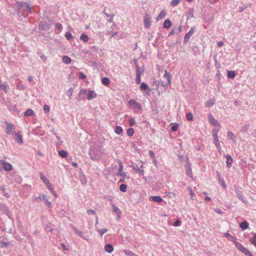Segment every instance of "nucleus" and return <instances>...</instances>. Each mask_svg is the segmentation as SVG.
<instances>
[{
  "label": "nucleus",
  "instance_id": "obj_1",
  "mask_svg": "<svg viewBox=\"0 0 256 256\" xmlns=\"http://www.w3.org/2000/svg\"><path fill=\"white\" fill-rule=\"evenodd\" d=\"M238 250L244 253L246 256H254L248 249L244 248L240 243L236 240L234 242Z\"/></svg>",
  "mask_w": 256,
  "mask_h": 256
},
{
  "label": "nucleus",
  "instance_id": "obj_2",
  "mask_svg": "<svg viewBox=\"0 0 256 256\" xmlns=\"http://www.w3.org/2000/svg\"><path fill=\"white\" fill-rule=\"evenodd\" d=\"M2 168L6 171L10 172L12 169V166L4 160H0V170H2Z\"/></svg>",
  "mask_w": 256,
  "mask_h": 256
},
{
  "label": "nucleus",
  "instance_id": "obj_3",
  "mask_svg": "<svg viewBox=\"0 0 256 256\" xmlns=\"http://www.w3.org/2000/svg\"><path fill=\"white\" fill-rule=\"evenodd\" d=\"M128 105L130 106H133L134 108L137 110L142 109V106L138 102H136L133 99H130L128 101Z\"/></svg>",
  "mask_w": 256,
  "mask_h": 256
},
{
  "label": "nucleus",
  "instance_id": "obj_4",
  "mask_svg": "<svg viewBox=\"0 0 256 256\" xmlns=\"http://www.w3.org/2000/svg\"><path fill=\"white\" fill-rule=\"evenodd\" d=\"M151 16L149 14H146L144 19V25L146 28H148L150 25Z\"/></svg>",
  "mask_w": 256,
  "mask_h": 256
},
{
  "label": "nucleus",
  "instance_id": "obj_5",
  "mask_svg": "<svg viewBox=\"0 0 256 256\" xmlns=\"http://www.w3.org/2000/svg\"><path fill=\"white\" fill-rule=\"evenodd\" d=\"M4 123L6 124V133L8 134H12V133H13V132H12V130L14 128V126L13 124H12L9 123L7 122H4Z\"/></svg>",
  "mask_w": 256,
  "mask_h": 256
},
{
  "label": "nucleus",
  "instance_id": "obj_6",
  "mask_svg": "<svg viewBox=\"0 0 256 256\" xmlns=\"http://www.w3.org/2000/svg\"><path fill=\"white\" fill-rule=\"evenodd\" d=\"M40 178L47 188L52 185L49 180L45 176L42 172L40 174Z\"/></svg>",
  "mask_w": 256,
  "mask_h": 256
},
{
  "label": "nucleus",
  "instance_id": "obj_7",
  "mask_svg": "<svg viewBox=\"0 0 256 256\" xmlns=\"http://www.w3.org/2000/svg\"><path fill=\"white\" fill-rule=\"evenodd\" d=\"M12 134H14L15 136L16 139L17 140L18 142L20 144H21L22 143V142H23L22 138V136L20 131H18V132H13Z\"/></svg>",
  "mask_w": 256,
  "mask_h": 256
},
{
  "label": "nucleus",
  "instance_id": "obj_8",
  "mask_svg": "<svg viewBox=\"0 0 256 256\" xmlns=\"http://www.w3.org/2000/svg\"><path fill=\"white\" fill-rule=\"evenodd\" d=\"M118 162L119 164V169H118V175L122 176H126V174L122 172V170H123L122 163L120 160H118Z\"/></svg>",
  "mask_w": 256,
  "mask_h": 256
},
{
  "label": "nucleus",
  "instance_id": "obj_9",
  "mask_svg": "<svg viewBox=\"0 0 256 256\" xmlns=\"http://www.w3.org/2000/svg\"><path fill=\"white\" fill-rule=\"evenodd\" d=\"M166 16V10H162L160 14L156 16V20L158 22L162 19L164 18Z\"/></svg>",
  "mask_w": 256,
  "mask_h": 256
},
{
  "label": "nucleus",
  "instance_id": "obj_10",
  "mask_svg": "<svg viewBox=\"0 0 256 256\" xmlns=\"http://www.w3.org/2000/svg\"><path fill=\"white\" fill-rule=\"evenodd\" d=\"M20 6L23 8L24 10H27L30 12L31 11V7L26 2H20Z\"/></svg>",
  "mask_w": 256,
  "mask_h": 256
},
{
  "label": "nucleus",
  "instance_id": "obj_11",
  "mask_svg": "<svg viewBox=\"0 0 256 256\" xmlns=\"http://www.w3.org/2000/svg\"><path fill=\"white\" fill-rule=\"evenodd\" d=\"M136 81L137 84H140V70L139 66H138L136 70Z\"/></svg>",
  "mask_w": 256,
  "mask_h": 256
},
{
  "label": "nucleus",
  "instance_id": "obj_12",
  "mask_svg": "<svg viewBox=\"0 0 256 256\" xmlns=\"http://www.w3.org/2000/svg\"><path fill=\"white\" fill-rule=\"evenodd\" d=\"M216 100L214 98H212L208 100L205 103V106L206 107H210L215 104Z\"/></svg>",
  "mask_w": 256,
  "mask_h": 256
},
{
  "label": "nucleus",
  "instance_id": "obj_13",
  "mask_svg": "<svg viewBox=\"0 0 256 256\" xmlns=\"http://www.w3.org/2000/svg\"><path fill=\"white\" fill-rule=\"evenodd\" d=\"M226 166L228 168H230L232 166V164L233 160L230 156L226 155Z\"/></svg>",
  "mask_w": 256,
  "mask_h": 256
},
{
  "label": "nucleus",
  "instance_id": "obj_14",
  "mask_svg": "<svg viewBox=\"0 0 256 256\" xmlns=\"http://www.w3.org/2000/svg\"><path fill=\"white\" fill-rule=\"evenodd\" d=\"M104 250L108 253H111L114 250V248L112 244H106L104 246Z\"/></svg>",
  "mask_w": 256,
  "mask_h": 256
},
{
  "label": "nucleus",
  "instance_id": "obj_15",
  "mask_svg": "<svg viewBox=\"0 0 256 256\" xmlns=\"http://www.w3.org/2000/svg\"><path fill=\"white\" fill-rule=\"evenodd\" d=\"M208 120L214 126H216L218 124V121L213 117L211 114L208 115Z\"/></svg>",
  "mask_w": 256,
  "mask_h": 256
},
{
  "label": "nucleus",
  "instance_id": "obj_16",
  "mask_svg": "<svg viewBox=\"0 0 256 256\" xmlns=\"http://www.w3.org/2000/svg\"><path fill=\"white\" fill-rule=\"evenodd\" d=\"M164 77L165 78L168 80V84H170L171 83V76L168 72L167 70H166L164 71Z\"/></svg>",
  "mask_w": 256,
  "mask_h": 256
},
{
  "label": "nucleus",
  "instance_id": "obj_17",
  "mask_svg": "<svg viewBox=\"0 0 256 256\" xmlns=\"http://www.w3.org/2000/svg\"><path fill=\"white\" fill-rule=\"evenodd\" d=\"M240 226L244 230L248 228V224L246 221L245 220L240 224Z\"/></svg>",
  "mask_w": 256,
  "mask_h": 256
},
{
  "label": "nucleus",
  "instance_id": "obj_18",
  "mask_svg": "<svg viewBox=\"0 0 256 256\" xmlns=\"http://www.w3.org/2000/svg\"><path fill=\"white\" fill-rule=\"evenodd\" d=\"M96 94L94 90H90L88 93V100H91L96 96Z\"/></svg>",
  "mask_w": 256,
  "mask_h": 256
},
{
  "label": "nucleus",
  "instance_id": "obj_19",
  "mask_svg": "<svg viewBox=\"0 0 256 256\" xmlns=\"http://www.w3.org/2000/svg\"><path fill=\"white\" fill-rule=\"evenodd\" d=\"M194 34V30L192 29L186 34L184 38V42H187L190 38V37Z\"/></svg>",
  "mask_w": 256,
  "mask_h": 256
},
{
  "label": "nucleus",
  "instance_id": "obj_20",
  "mask_svg": "<svg viewBox=\"0 0 256 256\" xmlns=\"http://www.w3.org/2000/svg\"><path fill=\"white\" fill-rule=\"evenodd\" d=\"M172 26L171 22L168 20L167 19L164 20L163 26L166 28H170Z\"/></svg>",
  "mask_w": 256,
  "mask_h": 256
},
{
  "label": "nucleus",
  "instance_id": "obj_21",
  "mask_svg": "<svg viewBox=\"0 0 256 256\" xmlns=\"http://www.w3.org/2000/svg\"><path fill=\"white\" fill-rule=\"evenodd\" d=\"M152 200L154 202H161L162 201V198L160 196H154L152 197Z\"/></svg>",
  "mask_w": 256,
  "mask_h": 256
},
{
  "label": "nucleus",
  "instance_id": "obj_22",
  "mask_svg": "<svg viewBox=\"0 0 256 256\" xmlns=\"http://www.w3.org/2000/svg\"><path fill=\"white\" fill-rule=\"evenodd\" d=\"M112 208H113L114 212H115L117 214L118 218H119L120 215L121 213V211L115 204H114L112 206Z\"/></svg>",
  "mask_w": 256,
  "mask_h": 256
},
{
  "label": "nucleus",
  "instance_id": "obj_23",
  "mask_svg": "<svg viewBox=\"0 0 256 256\" xmlns=\"http://www.w3.org/2000/svg\"><path fill=\"white\" fill-rule=\"evenodd\" d=\"M58 154L60 156H61L63 158H66L68 156V154L67 152L64 150H60L58 152Z\"/></svg>",
  "mask_w": 256,
  "mask_h": 256
},
{
  "label": "nucleus",
  "instance_id": "obj_24",
  "mask_svg": "<svg viewBox=\"0 0 256 256\" xmlns=\"http://www.w3.org/2000/svg\"><path fill=\"white\" fill-rule=\"evenodd\" d=\"M225 236L228 238L231 241L234 242L236 240V238L232 236L230 234L226 232L225 234Z\"/></svg>",
  "mask_w": 256,
  "mask_h": 256
},
{
  "label": "nucleus",
  "instance_id": "obj_25",
  "mask_svg": "<svg viewBox=\"0 0 256 256\" xmlns=\"http://www.w3.org/2000/svg\"><path fill=\"white\" fill-rule=\"evenodd\" d=\"M114 132L118 134H120L123 132L122 128L120 126H116L114 130Z\"/></svg>",
  "mask_w": 256,
  "mask_h": 256
},
{
  "label": "nucleus",
  "instance_id": "obj_26",
  "mask_svg": "<svg viewBox=\"0 0 256 256\" xmlns=\"http://www.w3.org/2000/svg\"><path fill=\"white\" fill-rule=\"evenodd\" d=\"M228 138L229 139L232 140L234 142H236V139H235L234 135V134L232 132H228Z\"/></svg>",
  "mask_w": 256,
  "mask_h": 256
},
{
  "label": "nucleus",
  "instance_id": "obj_27",
  "mask_svg": "<svg viewBox=\"0 0 256 256\" xmlns=\"http://www.w3.org/2000/svg\"><path fill=\"white\" fill-rule=\"evenodd\" d=\"M80 39L84 42H88L89 38L87 35L83 34L80 36Z\"/></svg>",
  "mask_w": 256,
  "mask_h": 256
},
{
  "label": "nucleus",
  "instance_id": "obj_28",
  "mask_svg": "<svg viewBox=\"0 0 256 256\" xmlns=\"http://www.w3.org/2000/svg\"><path fill=\"white\" fill-rule=\"evenodd\" d=\"M62 61L64 64H68L70 63L72 60L68 56H64L62 58Z\"/></svg>",
  "mask_w": 256,
  "mask_h": 256
},
{
  "label": "nucleus",
  "instance_id": "obj_29",
  "mask_svg": "<svg viewBox=\"0 0 256 256\" xmlns=\"http://www.w3.org/2000/svg\"><path fill=\"white\" fill-rule=\"evenodd\" d=\"M102 84L104 86H108L110 82V80L108 78H104L102 81Z\"/></svg>",
  "mask_w": 256,
  "mask_h": 256
},
{
  "label": "nucleus",
  "instance_id": "obj_30",
  "mask_svg": "<svg viewBox=\"0 0 256 256\" xmlns=\"http://www.w3.org/2000/svg\"><path fill=\"white\" fill-rule=\"evenodd\" d=\"M42 198H43V200H44L45 202V204H46V206L48 207V208H50V206H51V202L48 201L46 198V195L45 194H44L42 195Z\"/></svg>",
  "mask_w": 256,
  "mask_h": 256
},
{
  "label": "nucleus",
  "instance_id": "obj_31",
  "mask_svg": "<svg viewBox=\"0 0 256 256\" xmlns=\"http://www.w3.org/2000/svg\"><path fill=\"white\" fill-rule=\"evenodd\" d=\"M134 134V128H128V129H127L126 130V134L128 136H132Z\"/></svg>",
  "mask_w": 256,
  "mask_h": 256
},
{
  "label": "nucleus",
  "instance_id": "obj_32",
  "mask_svg": "<svg viewBox=\"0 0 256 256\" xmlns=\"http://www.w3.org/2000/svg\"><path fill=\"white\" fill-rule=\"evenodd\" d=\"M214 144L217 147L218 149L219 150L220 149V146L218 138H214Z\"/></svg>",
  "mask_w": 256,
  "mask_h": 256
},
{
  "label": "nucleus",
  "instance_id": "obj_33",
  "mask_svg": "<svg viewBox=\"0 0 256 256\" xmlns=\"http://www.w3.org/2000/svg\"><path fill=\"white\" fill-rule=\"evenodd\" d=\"M180 2V0H173L170 2L172 6H177Z\"/></svg>",
  "mask_w": 256,
  "mask_h": 256
},
{
  "label": "nucleus",
  "instance_id": "obj_34",
  "mask_svg": "<svg viewBox=\"0 0 256 256\" xmlns=\"http://www.w3.org/2000/svg\"><path fill=\"white\" fill-rule=\"evenodd\" d=\"M100 236H102L104 234L108 232V230L106 228H102V230H97Z\"/></svg>",
  "mask_w": 256,
  "mask_h": 256
},
{
  "label": "nucleus",
  "instance_id": "obj_35",
  "mask_svg": "<svg viewBox=\"0 0 256 256\" xmlns=\"http://www.w3.org/2000/svg\"><path fill=\"white\" fill-rule=\"evenodd\" d=\"M73 229L76 234L83 238L82 232L80 230H78L76 227L74 226Z\"/></svg>",
  "mask_w": 256,
  "mask_h": 256
},
{
  "label": "nucleus",
  "instance_id": "obj_36",
  "mask_svg": "<svg viewBox=\"0 0 256 256\" xmlns=\"http://www.w3.org/2000/svg\"><path fill=\"white\" fill-rule=\"evenodd\" d=\"M50 192H51L52 193V194L56 197V198H58V195L56 193L55 191L54 190V189L52 186H50V187H48V188Z\"/></svg>",
  "mask_w": 256,
  "mask_h": 256
},
{
  "label": "nucleus",
  "instance_id": "obj_37",
  "mask_svg": "<svg viewBox=\"0 0 256 256\" xmlns=\"http://www.w3.org/2000/svg\"><path fill=\"white\" fill-rule=\"evenodd\" d=\"M127 186L125 184H122L120 186V190L122 192H125L126 190Z\"/></svg>",
  "mask_w": 256,
  "mask_h": 256
},
{
  "label": "nucleus",
  "instance_id": "obj_38",
  "mask_svg": "<svg viewBox=\"0 0 256 256\" xmlns=\"http://www.w3.org/2000/svg\"><path fill=\"white\" fill-rule=\"evenodd\" d=\"M250 242L252 244L256 246V234H254V236L250 239Z\"/></svg>",
  "mask_w": 256,
  "mask_h": 256
},
{
  "label": "nucleus",
  "instance_id": "obj_39",
  "mask_svg": "<svg viewBox=\"0 0 256 256\" xmlns=\"http://www.w3.org/2000/svg\"><path fill=\"white\" fill-rule=\"evenodd\" d=\"M236 74L234 71H228V76L230 78H234Z\"/></svg>",
  "mask_w": 256,
  "mask_h": 256
},
{
  "label": "nucleus",
  "instance_id": "obj_40",
  "mask_svg": "<svg viewBox=\"0 0 256 256\" xmlns=\"http://www.w3.org/2000/svg\"><path fill=\"white\" fill-rule=\"evenodd\" d=\"M148 88V86L144 84V82H142L140 86V89L142 90H147Z\"/></svg>",
  "mask_w": 256,
  "mask_h": 256
},
{
  "label": "nucleus",
  "instance_id": "obj_41",
  "mask_svg": "<svg viewBox=\"0 0 256 256\" xmlns=\"http://www.w3.org/2000/svg\"><path fill=\"white\" fill-rule=\"evenodd\" d=\"M65 36L66 38V39L68 40H70L72 38V34L70 32H66L65 34Z\"/></svg>",
  "mask_w": 256,
  "mask_h": 256
},
{
  "label": "nucleus",
  "instance_id": "obj_42",
  "mask_svg": "<svg viewBox=\"0 0 256 256\" xmlns=\"http://www.w3.org/2000/svg\"><path fill=\"white\" fill-rule=\"evenodd\" d=\"M34 113V112L30 110V109H29V110H28L24 113V115L26 116H32V115Z\"/></svg>",
  "mask_w": 256,
  "mask_h": 256
},
{
  "label": "nucleus",
  "instance_id": "obj_43",
  "mask_svg": "<svg viewBox=\"0 0 256 256\" xmlns=\"http://www.w3.org/2000/svg\"><path fill=\"white\" fill-rule=\"evenodd\" d=\"M186 118L188 120H192L194 119L192 114L191 112H189L186 114Z\"/></svg>",
  "mask_w": 256,
  "mask_h": 256
},
{
  "label": "nucleus",
  "instance_id": "obj_44",
  "mask_svg": "<svg viewBox=\"0 0 256 256\" xmlns=\"http://www.w3.org/2000/svg\"><path fill=\"white\" fill-rule=\"evenodd\" d=\"M78 76H79V78L82 80L86 78V75L82 72H79Z\"/></svg>",
  "mask_w": 256,
  "mask_h": 256
},
{
  "label": "nucleus",
  "instance_id": "obj_45",
  "mask_svg": "<svg viewBox=\"0 0 256 256\" xmlns=\"http://www.w3.org/2000/svg\"><path fill=\"white\" fill-rule=\"evenodd\" d=\"M136 124V121L134 118H130V126H134Z\"/></svg>",
  "mask_w": 256,
  "mask_h": 256
},
{
  "label": "nucleus",
  "instance_id": "obj_46",
  "mask_svg": "<svg viewBox=\"0 0 256 256\" xmlns=\"http://www.w3.org/2000/svg\"><path fill=\"white\" fill-rule=\"evenodd\" d=\"M44 110L46 113H48L50 112V107L48 106L46 104L44 106Z\"/></svg>",
  "mask_w": 256,
  "mask_h": 256
},
{
  "label": "nucleus",
  "instance_id": "obj_47",
  "mask_svg": "<svg viewBox=\"0 0 256 256\" xmlns=\"http://www.w3.org/2000/svg\"><path fill=\"white\" fill-rule=\"evenodd\" d=\"M56 28L58 30L60 31H62V26L61 24H57L56 26Z\"/></svg>",
  "mask_w": 256,
  "mask_h": 256
},
{
  "label": "nucleus",
  "instance_id": "obj_48",
  "mask_svg": "<svg viewBox=\"0 0 256 256\" xmlns=\"http://www.w3.org/2000/svg\"><path fill=\"white\" fill-rule=\"evenodd\" d=\"M180 221L178 220H177L174 223V226H180Z\"/></svg>",
  "mask_w": 256,
  "mask_h": 256
},
{
  "label": "nucleus",
  "instance_id": "obj_49",
  "mask_svg": "<svg viewBox=\"0 0 256 256\" xmlns=\"http://www.w3.org/2000/svg\"><path fill=\"white\" fill-rule=\"evenodd\" d=\"M72 92H73V90L72 88H70L68 91H67V95L69 96H70L72 95Z\"/></svg>",
  "mask_w": 256,
  "mask_h": 256
},
{
  "label": "nucleus",
  "instance_id": "obj_50",
  "mask_svg": "<svg viewBox=\"0 0 256 256\" xmlns=\"http://www.w3.org/2000/svg\"><path fill=\"white\" fill-rule=\"evenodd\" d=\"M178 124H176L172 127V131H176L178 130Z\"/></svg>",
  "mask_w": 256,
  "mask_h": 256
},
{
  "label": "nucleus",
  "instance_id": "obj_51",
  "mask_svg": "<svg viewBox=\"0 0 256 256\" xmlns=\"http://www.w3.org/2000/svg\"><path fill=\"white\" fill-rule=\"evenodd\" d=\"M149 154H150L151 158H153V159L155 158L154 154L152 151V150L149 151Z\"/></svg>",
  "mask_w": 256,
  "mask_h": 256
},
{
  "label": "nucleus",
  "instance_id": "obj_52",
  "mask_svg": "<svg viewBox=\"0 0 256 256\" xmlns=\"http://www.w3.org/2000/svg\"><path fill=\"white\" fill-rule=\"evenodd\" d=\"M87 212L88 214H95V212L92 210H87Z\"/></svg>",
  "mask_w": 256,
  "mask_h": 256
},
{
  "label": "nucleus",
  "instance_id": "obj_53",
  "mask_svg": "<svg viewBox=\"0 0 256 256\" xmlns=\"http://www.w3.org/2000/svg\"><path fill=\"white\" fill-rule=\"evenodd\" d=\"M43 200V198H42V196H38V197H36L34 198V200L37 201V202H39L40 200Z\"/></svg>",
  "mask_w": 256,
  "mask_h": 256
},
{
  "label": "nucleus",
  "instance_id": "obj_54",
  "mask_svg": "<svg viewBox=\"0 0 256 256\" xmlns=\"http://www.w3.org/2000/svg\"><path fill=\"white\" fill-rule=\"evenodd\" d=\"M188 189H189V190H190V196H192V197H193V196H194V192L192 191V188H189Z\"/></svg>",
  "mask_w": 256,
  "mask_h": 256
},
{
  "label": "nucleus",
  "instance_id": "obj_55",
  "mask_svg": "<svg viewBox=\"0 0 256 256\" xmlns=\"http://www.w3.org/2000/svg\"><path fill=\"white\" fill-rule=\"evenodd\" d=\"M217 44H218V46H222L224 44V42L222 41H220V42H218Z\"/></svg>",
  "mask_w": 256,
  "mask_h": 256
},
{
  "label": "nucleus",
  "instance_id": "obj_56",
  "mask_svg": "<svg viewBox=\"0 0 256 256\" xmlns=\"http://www.w3.org/2000/svg\"><path fill=\"white\" fill-rule=\"evenodd\" d=\"M214 211L217 212L218 214H222V212L220 210V209H215Z\"/></svg>",
  "mask_w": 256,
  "mask_h": 256
},
{
  "label": "nucleus",
  "instance_id": "obj_57",
  "mask_svg": "<svg viewBox=\"0 0 256 256\" xmlns=\"http://www.w3.org/2000/svg\"><path fill=\"white\" fill-rule=\"evenodd\" d=\"M213 136H214V138H218V134L216 132H214Z\"/></svg>",
  "mask_w": 256,
  "mask_h": 256
},
{
  "label": "nucleus",
  "instance_id": "obj_58",
  "mask_svg": "<svg viewBox=\"0 0 256 256\" xmlns=\"http://www.w3.org/2000/svg\"><path fill=\"white\" fill-rule=\"evenodd\" d=\"M114 14H112V15L110 16V17H111V18H110V19L109 20H108V22H113V18H114Z\"/></svg>",
  "mask_w": 256,
  "mask_h": 256
},
{
  "label": "nucleus",
  "instance_id": "obj_59",
  "mask_svg": "<svg viewBox=\"0 0 256 256\" xmlns=\"http://www.w3.org/2000/svg\"><path fill=\"white\" fill-rule=\"evenodd\" d=\"M72 166H73L74 167H75V168L78 167V164H77L76 162H73L72 163Z\"/></svg>",
  "mask_w": 256,
  "mask_h": 256
},
{
  "label": "nucleus",
  "instance_id": "obj_60",
  "mask_svg": "<svg viewBox=\"0 0 256 256\" xmlns=\"http://www.w3.org/2000/svg\"><path fill=\"white\" fill-rule=\"evenodd\" d=\"M138 172H139V173H140V174L142 176V174H143L144 171V170H138Z\"/></svg>",
  "mask_w": 256,
  "mask_h": 256
},
{
  "label": "nucleus",
  "instance_id": "obj_61",
  "mask_svg": "<svg viewBox=\"0 0 256 256\" xmlns=\"http://www.w3.org/2000/svg\"><path fill=\"white\" fill-rule=\"evenodd\" d=\"M153 162H154V164L155 166H156V164H157V161L155 159V158L153 159Z\"/></svg>",
  "mask_w": 256,
  "mask_h": 256
},
{
  "label": "nucleus",
  "instance_id": "obj_62",
  "mask_svg": "<svg viewBox=\"0 0 256 256\" xmlns=\"http://www.w3.org/2000/svg\"><path fill=\"white\" fill-rule=\"evenodd\" d=\"M205 200H206V201H210V197H208L206 196V198H205Z\"/></svg>",
  "mask_w": 256,
  "mask_h": 256
},
{
  "label": "nucleus",
  "instance_id": "obj_63",
  "mask_svg": "<svg viewBox=\"0 0 256 256\" xmlns=\"http://www.w3.org/2000/svg\"><path fill=\"white\" fill-rule=\"evenodd\" d=\"M28 80L30 82H32L33 80L32 77V76H29Z\"/></svg>",
  "mask_w": 256,
  "mask_h": 256
},
{
  "label": "nucleus",
  "instance_id": "obj_64",
  "mask_svg": "<svg viewBox=\"0 0 256 256\" xmlns=\"http://www.w3.org/2000/svg\"><path fill=\"white\" fill-rule=\"evenodd\" d=\"M124 178H122V179H121L120 180V182H124Z\"/></svg>",
  "mask_w": 256,
  "mask_h": 256
}]
</instances>
